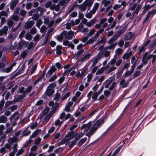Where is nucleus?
<instances>
[{
  "label": "nucleus",
  "mask_w": 156,
  "mask_h": 156,
  "mask_svg": "<svg viewBox=\"0 0 156 156\" xmlns=\"http://www.w3.org/2000/svg\"><path fill=\"white\" fill-rule=\"evenodd\" d=\"M7 120V118L4 115L0 117V123H5Z\"/></svg>",
  "instance_id": "33"
},
{
  "label": "nucleus",
  "mask_w": 156,
  "mask_h": 156,
  "mask_svg": "<svg viewBox=\"0 0 156 156\" xmlns=\"http://www.w3.org/2000/svg\"><path fill=\"white\" fill-rule=\"evenodd\" d=\"M53 72L50 69L48 71L46 76H47L49 77L51 75Z\"/></svg>",
  "instance_id": "64"
},
{
  "label": "nucleus",
  "mask_w": 156,
  "mask_h": 156,
  "mask_svg": "<svg viewBox=\"0 0 156 156\" xmlns=\"http://www.w3.org/2000/svg\"><path fill=\"white\" fill-rule=\"evenodd\" d=\"M8 30V27L7 26H5L2 30H0V35L3 34H6Z\"/></svg>",
  "instance_id": "22"
},
{
  "label": "nucleus",
  "mask_w": 156,
  "mask_h": 156,
  "mask_svg": "<svg viewBox=\"0 0 156 156\" xmlns=\"http://www.w3.org/2000/svg\"><path fill=\"white\" fill-rule=\"evenodd\" d=\"M6 152V149L4 147H3L0 149V153H5Z\"/></svg>",
  "instance_id": "62"
},
{
  "label": "nucleus",
  "mask_w": 156,
  "mask_h": 156,
  "mask_svg": "<svg viewBox=\"0 0 156 156\" xmlns=\"http://www.w3.org/2000/svg\"><path fill=\"white\" fill-rule=\"evenodd\" d=\"M103 51L100 52L98 55L93 60L92 67H93L98 62L100 59L103 56Z\"/></svg>",
  "instance_id": "6"
},
{
  "label": "nucleus",
  "mask_w": 156,
  "mask_h": 156,
  "mask_svg": "<svg viewBox=\"0 0 156 156\" xmlns=\"http://www.w3.org/2000/svg\"><path fill=\"white\" fill-rule=\"evenodd\" d=\"M62 49V46L61 45H58L56 48V53L58 55H60L62 53L61 49Z\"/></svg>",
  "instance_id": "30"
},
{
  "label": "nucleus",
  "mask_w": 156,
  "mask_h": 156,
  "mask_svg": "<svg viewBox=\"0 0 156 156\" xmlns=\"http://www.w3.org/2000/svg\"><path fill=\"white\" fill-rule=\"evenodd\" d=\"M101 83L99 84H96L92 88V90L93 91H96L98 88L100 84Z\"/></svg>",
  "instance_id": "53"
},
{
  "label": "nucleus",
  "mask_w": 156,
  "mask_h": 156,
  "mask_svg": "<svg viewBox=\"0 0 156 156\" xmlns=\"http://www.w3.org/2000/svg\"><path fill=\"white\" fill-rule=\"evenodd\" d=\"M50 9L52 10H55V11L58 12L60 10V7L59 5H56L54 4H53L51 6Z\"/></svg>",
  "instance_id": "19"
},
{
  "label": "nucleus",
  "mask_w": 156,
  "mask_h": 156,
  "mask_svg": "<svg viewBox=\"0 0 156 156\" xmlns=\"http://www.w3.org/2000/svg\"><path fill=\"white\" fill-rule=\"evenodd\" d=\"M74 34V32L72 31H68L67 33L66 32V39H71Z\"/></svg>",
  "instance_id": "18"
},
{
  "label": "nucleus",
  "mask_w": 156,
  "mask_h": 156,
  "mask_svg": "<svg viewBox=\"0 0 156 156\" xmlns=\"http://www.w3.org/2000/svg\"><path fill=\"white\" fill-rule=\"evenodd\" d=\"M84 51L83 49H80L76 53L74 56V58L75 59H77L80 56V55Z\"/></svg>",
  "instance_id": "31"
},
{
  "label": "nucleus",
  "mask_w": 156,
  "mask_h": 156,
  "mask_svg": "<svg viewBox=\"0 0 156 156\" xmlns=\"http://www.w3.org/2000/svg\"><path fill=\"white\" fill-rule=\"evenodd\" d=\"M76 67H74L71 68L69 69H67L65 72L64 73L63 75L64 76L66 74V73H70V75H73L76 73V71L75 70V69L76 68Z\"/></svg>",
  "instance_id": "9"
},
{
  "label": "nucleus",
  "mask_w": 156,
  "mask_h": 156,
  "mask_svg": "<svg viewBox=\"0 0 156 156\" xmlns=\"http://www.w3.org/2000/svg\"><path fill=\"white\" fill-rule=\"evenodd\" d=\"M17 147L18 144H15L12 147V149H13V151L10 153L11 154L15 155L17 151Z\"/></svg>",
  "instance_id": "24"
},
{
  "label": "nucleus",
  "mask_w": 156,
  "mask_h": 156,
  "mask_svg": "<svg viewBox=\"0 0 156 156\" xmlns=\"http://www.w3.org/2000/svg\"><path fill=\"white\" fill-rule=\"evenodd\" d=\"M25 38L27 40L30 41L32 39V37L30 34L27 33L26 34Z\"/></svg>",
  "instance_id": "47"
},
{
  "label": "nucleus",
  "mask_w": 156,
  "mask_h": 156,
  "mask_svg": "<svg viewBox=\"0 0 156 156\" xmlns=\"http://www.w3.org/2000/svg\"><path fill=\"white\" fill-rule=\"evenodd\" d=\"M96 40L94 38H91L86 43V44H91L93 43Z\"/></svg>",
  "instance_id": "52"
},
{
  "label": "nucleus",
  "mask_w": 156,
  "mask_h": 156,
  "mask_svg": "<svg viewBox=\"0 0 156 156\" xmlns=\"http://www.w3.org/2000/svg\"><path fill=\"white\" fill-rule=\"evenodd\" d=\"M24 150L23 148L19 149L16 154V156H19L23 154L24 152Z\"/></svg>",
  "instance_id": "40"
},
{
  "label": "nucleus",
  "mask_w": 156,
  "mask_h": 156,
  "mask_svg": "<svg viewBox=\"0 0 156 156\" xmlns=\"http://www.w3.org/2000/svg\"><path fill=\"white\" fill-rule=\"evenodd\" d=\"M117 44V43L113 44L109 46H108L107 47H105V50H107L108 49H109V50L113 49L116 46Z\"/></svg>",
  "instance_id": "28"
},
{
  "label": "nucleus",
  "mask_w": 156,
  "mask_h": 156,
  "mask_svg": "<svg viewBox=\"0 0 156 156\" xmlns=\"http://www.w3.org/2000/svg\"><path fill=\"white\" fill-rule=\"evenodd\" d=\"M15 65V64H12L9 67L3 69L2 72L3 73H9L12 69L13 67Z\"/></svg>",
  "instance_id": "13"
},
{
  "label": "nucleus",
  "mask_w": 156,
  "mask_h": 156,
  "mask_svg": "<svg viewBox=\"0 0 156 156\" xmlns=\"http://www.w3.org/2000/svg\"><path fill=\"white\" fill-rule=\"evenodd\" d=\"M32 87L31 86H29L26 90V93H29L31 89H32Z\"/></svg>",
  "instance_id": "60"
},
{
  "label": "nucleus",
  "mask_w": 156,
  "mask_h": 156,
  "mask_svg": "<svg viewBox=\"0 0 156 156\" xmlns=\"http://www.w3.org/2000/svg\"><path fill=\"white\" fill-rule=\"evenodd\" d=\"M77 13L76 12H73L70 14V16L71 17H75L77 16Z\"/></svg>",
  "instance_id": "61"
},
{
  "label": "nucleus",
  "mask_w": 156,
  "mask_h": 156,
  "mask_svg": "<svg viewBox=\"0 0 156 156\" xmlns=\"http://www.w3.org/2000/svg\"><path fill=\"white\" fill-rule=\"evenodd\" d=\"M103 51V56L102 57H103V56L105 57H107L109 55L110 52L105 49V48L103 49H102L101 51Z\"/></svg>",
  "instance_id": "25"
},
{
  "label": "nucleus",
  "mask_w": 156,
  "mask_h": 156,
  "mask_svg": "<svg viewBox=\"0 0 156 156\" xmlns=\"http://www.w3.org/2000/svg\"><path fill=\"white\" fill-rule=\"evenodd\" d=\"M104 89V87H102L98 91L95 92L92 95V98L93 101L96 100L98 96L101 93Z\"/></svg>",
  "instance_id": "5"
},
{
  "label": "nucleus",
  "mask_w": 156,
  "mask_h": 156,
  "mask_svg": "<svg viewBox=\"0 0 156 156\" xmlns=\"http://www.w3.org/2000/svg\"><path fill=\"white\" fill-rule=\"evenodd\" d=\"M156 46V40L154 41L151 45L150 48H155Z\"/></svg>",
  "instance_id": "54"
},
{
  "label": "nucleus",
  "mask_w": 156,
  "mask_h": 156,
  "mask_svg": "<svg viewBox=\"0 0 156 156\" xmlns=\"http://www.w3.org/2000/svg\"><path fill=\"white\" fill-rule=\"evenodd\" d=\"M123 50L120 48H117L116 51L115 53L118 54H121Z\"/></svg>",
  "instance_id": "56"
},
{
  "label": "nucleus",
  "mask_w": 156,
  "mask_h": 156,
  "mask_svg": "<svg viewBox=\"0 0 156 156\" xmlns=\"http://www.w3.org/2000/svg\"><path fill=\"white\" fill-rule=\"evenodd\" d=\"M81 94V93L79 91H77L76 94L75 96H74L71 100L74 101L75 102L76 101L77 98L79 97Z\"/></svg>",
  "instance_id": "29"
},
{
  "label": "nucleus",
  "mask_w": 156,
  "mask_h": 156,
  "mask_svg": "<svg viewBox=\"0 0 156 156\" xmlns=\"http://www.w3.org/2000/svg\"><path fill=\"white\" fill-rule=\"evenodd\" d=\"M86 138H83L81 139L78 143L77 145L78 146H81L86 141Z\"/></svg>",
  "instance_id": "38"
},
{
  "label": "nucleus",
  "mask_w": 156,
  "mask_h": 156,
  "mask_svg": "<svg viewBox=\"0 0 156 156\" xmlns=\"http://www.w3.org/2000/svg\"><path fill=\"white\" fill-rule=\"evenodd\" d=\"M106 42L105 38L101 39L98 43V44H104Z\"/></svg>",
  "instance_id": "57"
},
{
  "label": "nucleus",
  "mask_w": 156,
  "mask_h": 156,
  "mask_svg": "<svg viewBox=\"0 0 156 156\" xmlns=\"http://www.w3.org/2000/svg\"><path fill=\"white\" fill-rule=\"evenodd\" d=\"M27 53V51H24L20 55V56L21 57L23 58H24L26 57Z\"/></svg>",
  "instance_id": "50"
},
{
  "label": "nucleus",
  "mask_w": 156,
  "mask_h": 156,
  "mask_svg": "<svg viewBox=\"0 0 156 156\" xmlns=\"http://www.w3.org/2000/svg\"><path fill=\"white\" fill-rule=\"evenodd\" d=\"M6 137V135L4 134L2 135L0 138V142H2V145H3L5 142L4 139Z\"/></svg>",
  "instance_id": "44"
},
{
  "label": "nucleus",
  "mask_w": 156,
  "mask_h": 156,
  "mask_svg": "<svg viewBox=\"0 0 156 156\" xmlns=\"http://www.w3.org/2000/svg\"><path fill=\"white\" fill-rule=\"evenodd\" d=\"M30 133V130H25L23 132V134L24 136H27L29 135Z\"/></svg>",
  "instance_id": "45"
},
{
  "label": "nucleus",
  "mask_w": 156,
  "mask_h": 156,
  "mask_svg": "<svg viewBox=\"0 0 156 156\" xmlns=\"http://www.w3.org/2000/svg\"><path fill=\"white\" fill-rule=\"evenodd\" d=\"M44 73L34 83V85L37 84L43 78L44 75Z\"/></svg>",
  "instance_id": "43"
},
{
  "label": "nucleus",
  "mask_w": 156,
  "mask_h": 156,
  "mask_svg": "<svg viewBox=\"0 0 156 156\" xmlns=\"http://www.w3.org/2000/svg\"><path fill=\"white\" fill-rule=\"evenodd\" d=\"M91 55L88 53L86 55L84 56L82 58H81V61H84L86 60H87L91 56Z\"/></svg>",
  "instance_id": "36"
},
{
  "label": "nucleus",
  "mask_w": 156,
  "mask_h": 156,
  "mask_svg": "<svg viewBox=\"0 0 156 156\" xmlns=\"http://www.w3.org/2000/svg\"><path fill=\"white\" fill-rule=\"evenodd\" d=\"M56 86V83H52L50 84L48 87L51 89H53Z\"/></svg>",
  "instance_id": "46"
},
{
  "label": "nucleus",
  "mask_w": 156,
  "mask_h": 156,
  "mask_svg": "<svg viewBox=\"0 0 156 156\" xmlns=\"http://www.w3.org/2000/svg\"><path fill=\"white\" fill-rule=\"evenodd\" d=\"M136 65V62H135L131 66V70L130 71L128 70L126 72L124 75L125 77H126L129 76L132 74Z\"/></svg>",
  "instance_id": "7"
},
{
  "label": "nucleus",
  "mask_w": 156,
  "mask_h": 156,
  "mask_svg": "<svg viewBox=\"0 0 156 156\" xmlns=\"http://www.w3.org/2000/svg\"><path fill=\"white\" fill-rule=\"evenodd\" d=\"M116 67L115 66H112L111 68H110L109 69L107 72V73H111V72L114 70L116 69Z\"/></svg>",
  "instance_id": "49"
},
{
  "label": "nucleus",
  "mask_w": 156,
  "mask_h": 156,
  "mask_svg": "<svg viewBox=\"0 0 156 156\" xmlns=\"http://www.w3.org/2000/svg\"><path fill=\"white\" fill-rule=\"evenodd\" d=\"M18 140L17 137H13L10 138L8 140V142L12 145L14 142H16L17 141H18Z\"/></svg>",
  "instance_id": "14"
},
{
  "label": "nucleus",
  "mask_w": 156,
  "mask_h": 156,
  "mask_svg": "<svg viewBox=\"0 0 156 156\" xmlns=\"http://www.w3.org/2000/svg\"><path fill=\"white\" fill-rule=\"evenodd\" d=\"M94 0H85L83 2L88 8L89 10L92 5Z\"/></svg>",
  "instance_id": "10"
},
{
  "label": "nucleus",
  "mask_w": 156,
  "mask_h": 156,
  "mask_svg": "<svg viewBox=\"0 0 156 156\" xmlns=\"http://www.w3.org/2000/svg\"><path fill=\"white\" fill-rule=\"evenodd\" d=\"M20 114L19 112H15L11 117H10L11 121H12L13 119H14L15 120H17L20 117Z\"/></svg>",
  "instance_id": "12"
},
{
  "label": "nucleus",
  "mask_w": 156,
  "mask_h": 156,
  "mask_svg": "<svg viewBox=\"0 0 156 156\" xmlns=\"http://www.w3.org/2000/svg\"><path fill=\"white\" fill-rule=\"evenodd\" d=\"M134 36V34L131 32H129L125 35L124 40H128L132 39Z\"/></svg>",
  "instance_id": "21"
},
{
  "label": "nucleus",
  "mask_w": 156,
  "mask_h": 156,
  "mask_svg": "<svg viewBox=\"0 0 156 156\" xmlns=\"http://www.w3.org/2000/svg\"><path fill=\"white\" fill-rule=\"evenodd\" d=\"M126 30V28H123L122 30H121L120 31H119L116 34V35L119 37L120 35L123 34Z\"/></svg>",
  "instance_id": "39"
},
{
  "label": "nucleus",
  "mask_w": 156,
  "mask_h": 156,
  "mask_svg": "<svg viewBox=\"0 0 156 156\" xmlns=\"http://www.w3.org/2000/svg\"><path fill=\"white\" fill-rule=\"evenodd\" d=\"M99 5V4L98 2H96L94 3L93 8L91 10L93 12V13H95L97 10L98 9Z\"/></svg>",
  "instance_id": "27"
},
{
  "label": "nucleus",
  "mask_w": 156,
  "mask_h": 156,
  "mask_svg": "<svg viewBox=\"0 0 156 156\" xmlns=\"http://www.w3.org/2000/svg\"><path fill=\"white\" fill-rule=\"evenodd\" d=\"M94 13V12L93 13V12L91 10L89 12L86 14L85 16L88 19H90L92 17V15Z\"/></svg>",
  "instance_id": "35"
},
{
  "label": "nucleus",
  "mask_w": 156,
  "mask_h": 156,
  "mask_svg": "<svg viewBox=\"0 0 156 156\" xmlns=\"http://www.w3.org/2000/svg\"><path fill=\"white\" fill-rule=\"evenodd\" d=\"M42 22L41 20H38L37 21V23L36 24V26L38 28H39L40 27L42 24Z\"/></svg>",
  "instance_id": "55"
},
{
  "label": "nucleus",
  "mask_w": 156,
  "mask_h": 156,
  "mask_svg": "<svg viewBox=\"0 0 156 156\" xmlns=\"http://www.w3.org/2000/svg\"><path fill=\"white\" fill-rule=\"evenodd\" d=\"M40 35L38 34H37L34 38V40L35 41H37L40 38Z\"/></svg>",
  "instance_id": "63"
},
{
  "label": "nucleus",
  "mask_w": 156,
  "mask_h": 156,
  "mask_svg": "<svg viewBox=\"0 0 156 156\" xmlns=\"http://www.w3.org/2000/svg\"><path fill=\"white\" fill-rule=\"evenodd\" d=\"M54 93V89H51L48 87L45 92V94L48 96H50L52 95Z\"/></svg>",
  "instance_id": "17"
},
{
  "label": "nucleus",
  "mask_w": 156,
  "mask_h": 156,
  "mask_svg": "<svg viewBox=\"0 0 156 156\" xmlns=\"http://www.w3.org/2000/svg\"><path fill=\"white\" fill-rule=\"evenodd\" d=\"M104 118L98 120L91 128L89 132L86 134V136L89 137L92 135L100 126V125L104 123Z\"/></svg>",
  "instance_id": "1"
},
{
  "label": "nucleus",
  "mask_w": 156,
  "mask_h": 156,
  "mask_svg": "<svg viewBox=\"0 0 156 156\" xmlns=\"http://www.w3.org/2000/svg\"><path fill=\"white\" fill-rule=\"evenodd\" d=\"M57 77V76L56 75H54L52 76L49 80V81L50 82H51L54 81Z\"/></svg>",
  "instance_id": "48"
},
{
  "label": "nucleus",
  "mask_w": 156,
  "mask_h": 156,
  "mask_svg": "<svg viewBox=\"0 0 156 156\" xmlns=\"http://www.w3.org/2000/svg\"><path fill=\"white\" fill-rule=\"evenodd\" d=\"M155 12V11L154 10H153L151 11H149L148 12L147 15L146 17L144 19L143 21V23H145L148 20L149 17H150V16L153 14L154 12Z\"/></svg>",
  "instance_id": "20"
},
{
  "label": "nucleus",
  "mask_w": 156,
  "mask_h": 156,
  "mask_svg": "<svg viewBox=\"0 0 156 156\" xmlns=\"http://www.w3.org/2000/svg\"><path fill=\"white\" fill-rule=\"evenodd\" d=\"M41 131V129H37L35 130L31 135L30 138H33L35 137Z\"/></svg>",
  "instance_id": "32"
},
{
  "label": "nucleus",
  "mask_w": 156,
  "mask_h": 156,
  "mask_svg": "<svg viewBox=\"0 0 156 156\" xmlns=\"http://www.w3.org/2000/svg\"><path fill=\"white\" fill-rule=\"evenodd\" d=\"M91 126V122H90L86 124L83 125L81 127V129L84 132H87Z\"/></svg>",
  "instance_id": "8"
},
{
  "label": "nucleus",
  "mask_w": 156,
  "mask_h": 156,
  "mask_svg": "<svg viewBox=\"0 0 156 156\" xmlns=\"http://www.w3.org/2000/svg\"><path fill=\"white\" fill-rule=\"evenodd\" d=\"M101 4L104 7L107 6L106 9L107 11L109 10L112 7V4H111V1L109 0H102L101 1Z\"/></svg>",
  "instance_id": "4"
},
{
  "label": "nucleus",
  "mask_w": 156,
  "mask_h": 156,
  "mask_svg": "<svg viewBox=\"0 0 156 156\" xmlns=\"http://www.w3.org/2000/svg\"><path fill=\"white\" fill-rule=\"evenodd\" d=\"M11 145L9 143H6L5 145V147L8 149H10L11 147Z\"/></svg>",
  "instance_id": "59"
},
{
  "label": "nucleus",
  "mask_w": 156,
  "mask_h": 156,
  "mask_svg": "<svg viewBox=\"0 0 156 156\" xmlns=\"http://www.w3.org/2000/svg\"><path fill=\"white\" fill-rule=\"evenodd\" d=\"M60 94H56L54 98V100L56 101L55 103L53 101H50L48 104L49 105L52 106V108L53 109H56L58 106V104L56 103V102L58 101L60 99Z\"/></svg>",
  "instance_id": "3"
},
{
  "label": "nucleus",
  "mask_w": 156,
  "mask_h": 156,
  "mask_svg": "<svg viewBox=\"0 0 156 156\" xmlns=\"http://www.w3.org/2000/svg\"><path fill=\"white\" fill-rule=\"evenodd\" d=\"M108 67H102L100 69H99L96 72V74L98 75V74H102L104 71L106 69H107Z\"/></svg>",
  "instance_id": "34"
},
{
  "label": "nucleus",
  "mask_w": 156,
  "mask_h": 156,
  "mask_svg": "<svg viewBox=\"0 0 156 156\" xmlns=\"http://www.w3.org/2000/svg\"><path fill=\"white\" fill-rule=\"evenodd\" d=\"M85 71H82L81 73L79 72L76 74V76L78 78L82 77L85 73Z\"/></svg>",
  "instance_id": "42"
},
{
  "label": "nucleus",
  "mask_w": 156,
  "mask_h": 156,
  "mask_svg": "<svg viewBox=\"0 0 156 156\" xmlns=\"http://www.w3.org/2000/svg\"><path fill=\"white\" fill-rule=\"evenodd\" d=\"M63 122V121H61L59 119L57 120L55 122V126H60Z\"/></svg>",
  "instance_id": "41"
},
{
  "label": "nucleus",
  "mask_w": 156,
  "mask_h": 156,
  "mask_svg": "<svg viewBox=\"0 0 156 156\" xmlns=\"http://www.w3.org/2000/svg\"><path fill=\"white\" fill-rule=\"evenodd\" d=\"M66 137L68 140H70L74 137V133L73 131L70 132L66 135Z\"/></svg>",
  "instance_id": "11"
},
{
  "label": "nucleus",
  "mask_w": 156,
  "mask_h": 156,
  "mask_svg": "<svg viewBox=\"0 0 156 156\" xmlns=\"http://www.w3.org/2000/svg\"><path fill=\"white\" fill-rule=\"evenodd\" d=\"M55 112V111L54 109H53V110L51 111L49 114L45 117L44 119V121L46 123L48 122L50 117Z\"/></svg>",
  "instance_id": "23"
},
{
  "label": "nucleus",
  "mask_w": 156,
  "mask_h": 156,
  "mask_svg": "<svg viewBox=\"0 0 156 156\" xmlns=\"http://www.w3.org/2000/svg\"><path fill=\"white\" fill-rule=\"evenodd\" d=\"M130 56L128 54V53H126L123 55L122 58L123 59H128Z\"/></svg>",
  "instance_id": "51"
},
{
  "label": "nucleus",
  "mask_w": 156,
  "mask_h": 156,
  "mask_svg": "<svg viewBox=\"0 0 156 156\" xmlns=\"http://www.w3.org/2000/svg\"><path fill=\"white\" fill-rule=\"evenodd\" d=\"M34 24L33 21L31 20L25 23L24 27L25 29H28L31 28Z\"/></svg>",
  "instance_id": "16"
},
{
  "label": "nucleus",
  "mask_w": 156,
  "mask_h": 156,
  "mask_svg": "<svg viewBox=\"0 0 156 156\" xmlns=\"http://www.w3.org/2000/svg\"><path fill=\"white\" fill-rule=\"evenodd\" d=\"M64 79L65 78L63 76L60 77L58 80V82L59 84H62L64 81Z\"/></svg>",
  "instance_id": "58"
},
{
  "label": "nucleus",
  "mask_w": 156,
  "mask_h": 156,
  "mask_svg": "<svg viewBox=\"0 0 156 156\" xmlns=\"http://www.w3.org/2000/svg\"><path fill=\"white\" fill-rule=\"evenodd\" d=\"M114 81V79L113 78H109L104 83L105 84V88H107L109 87V90H112L115 84V83Z\"/></svg>",
  "instance_id": "2"
},
{
  "label": "nucleus",
  "mask_w": 156,
  "mask_h": 156,
  "mask_svg": "<svg viewBox=\"0 0 156 156\" xmlns=\"http://www.w3.org/2000/svg\"><path fill=\"white\" fill-rule=\"evenodd\" d=\"M118 37L115 35L112 37L110 38L108 41V44H110L112 43L114 41L117 39Z\"/></svg>",
  "instance_id": "37"
},
{
  "label": "nucleus",
  "mask_w": 156,
  "mask_h": 156,
  "mask_svg": "<svg viewBox=\"0 0 156 156\" xmlns=\"http://www.w3.org/2000/svg\"><path fill=\"white\" fill-rule=\"evenodd\" d=\"M79 8L82 11H85L87 7L83 3L82 4L78 5Z\"/></svg>",
  "instance_id": "26"
},
{
  "label": "nucleus",
  "mask_w": 156,
  "mask_h": 156,
  "mask_svg": "<svg viewBox=\"0 0 156 156\" xmlns=\"http://www.w3.org/2000/svg\"><path fill=\"white\" fill-rule=\"evenodd\" d=\"M84 135L83 133L81 132V133H74V137H75V140L77 141H78L79 140V139L82 136H83Z\"/></svg>",
  "instance_id": "15"
}]
</instances>
